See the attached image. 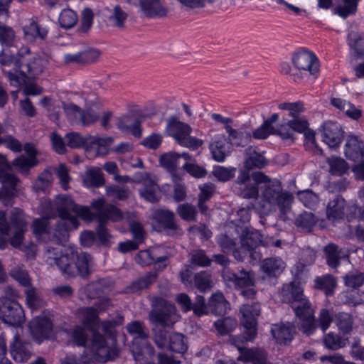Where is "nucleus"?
Masks as SVG:
<instances>
[{
	"label": "nucleus",
	"instance_id": "nucleus-38",
	"mask_svg": "<svg viewBox=\"0 0 364 364\" xmlns=\"http://www.w3.org/2000/svg\"><path fill=\"white\" fill-rule=\"evenodd\" d=\"M266 358L267 353L262 348L246 349L241 353L238 358L240 360L251 362L252 364H267Z\"/></svg>",
	"mask_w": 364,
	"mask_h": 364
},
{
	"label": "nucleus",
	"instance_id": "nucleus-48",
	"mask_svg": "<svg viewBox=\"0 0 364 364\" xmlns=\"http://www.w3.org/2000/svg\"><path fill=\"white\" fill-rule=\"evenodd\" d=\"M176 211L180 218L187 222L196 221L197 219V210L196 207L188 203L180 204Z\"/></svg>",
	"mask_w": 364,
	"mask_h": 364
},
{
	"label": "nucleus",
	"instance_id": "nucleus-56",
	"mask_svg": "<svg viewBox=\"0 0 364 364\" xmlns=\"http://www.w3.org/2000/svg\"><path fill=\"white\" fill-rule=\"evenodd\" d=\"M316 223L315 215L310 212H304L295 220V225L304 230L310 231Z\"/></svg>",
	"mask_w": 364,
	"mask_h": 364
},
{
	"label": "nucleus",
	"instance_id": "nucleus-16",
	"mask_svg": "<svg viewBox=\"0 0 364 364\" xmlns=\"http://www.w3.org/2000/svg\"><path fill=\"white\" fill-rule=\"evenodd\" d=\"M223 277L225 282L230 283L237 289L251 287L255 285L254 273L244 269L240 270L238 273L226 269L223 272Z\"/></svg>",
	"mask_w": 364,
	"mask_h": 364
},
{
	"label": "nucleus",
	"instance_id": "nucleus-19",
	"mask_svg": "<svg viewBox=\"0 0 364 364\" xmlns=\"http://www.w3.org/2000/svg\"><path fill=\"white\" fill-rule=\"evenodd\" d=\"M347 43L354 56L358 59L364 56V32L357 24H350L348 30Z\"/></svg>",
	"mask_w": 364,
	"mask_h": 364
},
{
	"label": "nucleus",
	"instance_id": "nucleus-14",
	"mask_svg": "<svg viewBox=\"0 0 364 364\" xmlns=\"http://www.w3.org/2000/svg\"><path fill=\"white\" fill-rule=\"evenodd\" d=\"M318 134L321 141L330 149L339 147L344 137L341 126L331 121L323 124L318 129Z\"/></svg>",
	"mask_w": 364,
	"mask_h": 364
},
{
	"label": "nucleus",
	"instance_id": "nucleus-10",
	"mask_svg": "<svg viewBox=\"0 0 364 364\" xmlns=\"http://www.w3.org/2000/svg\"><path fill=\"white\" fill-rule=\"evenodd\" d=\"M151 321L161 326H171L177 321L176 309L163 299H159L157 305L149 314Z\"/></svg>",
	"mask_w": 364,
	"mask_h": 364
},
{
	"label": "nucleus",
	"instance_id": "nucleus-42",
	"mask_svg": "<svg viewBox=\"0 0 364 364\" xmlns=\"http://www.w3.org/2000/svg\"><path fill=\"white\" fill-rule=\"evenodd\" d=\"M324 253L326 255V263L331 268H336L340 265L341 258V250L338 246L330 243L324 247Z\"/></svg>",
	"mask_w": 364,
	"mask_h": 364
},
{
	"label": "nucleus",
	"instance_id": "nucleus-27",
	"mask_svg": "<svg viewBox=\"0 0 364 364\" xmlns=\"http://www.w3.org/2000/svg\"><path fill=\"white\" fill-rule=\"evenodd\" d=\"M287 127H289L293 131L303 133L308 129L309 123L305 118L298 117L288 121L285 124L281 125L278 128V134L282 136L284 139H290L292 137V134L286 130Z\"/></svg>",
	"mask_w": 364,
	"mask_h": 364
},
{
	"label": "nucleus",
	"instance_id": "nucleus-2",
	"mask_svg": "<svg viewBox=\"0 0 364 364\" xmlns=\"http://www.w3.org/2000/svg\"><path fill=\"white\" fill-rule=\"evenodd\" d=\"M44 259L50 265L55 264L63 274L67 277L79 275L81 277H86L91 272V256L85 252L78 254L72 248L63 250L59 246L46 245Z\"/></svg>",
	"mask_w": 364,
	"mask_h": 364
},
{
	"label": "nucleus",
	"instance_id": "nucleus-22",
	"mask_svg": "<svg viewBox=\"0 0 364 364\" xmlns=\"http://www.w3.org/2000/svg\"><path fill=\"white\" fill-rule=\"evenodd\" d=\"M295 332L294 325L289 322L274 324L271 329L273 338L279 344L290 343Z\"/></svg>",
	"mask_w": 364,
	"mask_h": 364
},
{
	"label": "nucleus",
	"instance_id": "nucleus-45",
	"mask_svg": "<svg viewBox=\"0 0 364 364\" xmlns=\"http://www.w3.org/2000/svg\"><path fill=\"white\" fill-rule=\"evenodd\" d=\"M343 279L347 287L358 289L364 284V272L354 269L343 276Z\"/></svg>",
	"mask_w": 364,
	"mask_h": 364
},
{
	"label": "nucleus",
	"instance_id": "nucleus-15",
	"mask_svg": "<svg viewBox=\"0 0 364 364\" xmlns=\"http://www.w3.org/2000/svg\"><path fill=\"white\" fill-rule=\"evenodd\" d=\"M292 61L296 68L299 70L309 72L313 75L318 73V60L316 55L311 51L304 49L298 51L294 55Z\"/></svg>",
	"mask_w": 364,
	"mask_h": 364
},
{
	"label": "nucleus",
	"instance_id": "nucleus-34",
	"mask_svg": "<svg viewBox=\"0 0 364 364\" xmlns=\"http://www.w3.org/2000/svg\"><path fill=\"white\" fill-rule=\"evenodd\" d=\"M336 286V279L330 274L317 277L314 279L315 288L323 291L326 296H332L334 294Z\"/></svg>",
	"mask_w": 364,
	"mask_h": 364
},
{
	"label": "nucleus",
	"instance_id": "nucleus-46",
	"mask_svg": "<svg viewBox=\"0 0 364 364\" xmlns=\"http://www.w3.org/2000/svg\"><path fill=\"white\" fill-rule=\"evenodd\" d=\"M87 328L80 326H75L70 331V336L74 342L78 346L86 347L90 350V342L91 338H88Z\"/></svg>",
	"mask_w": 364,
	"mask_h": 364
},
{
	"label": "nucleus",
	"instance_id": "nucleus-39",
	"mask_svg": "<svg viewBox=\"0 0 364 364\" xmlns=\"http://www.w3.org/2000/svg\"><path fill=\"white\" fill-rule=\"evenodd\" d=\"M24 312L21 306L17 302L13 304L11 311H9L7 314H4V317L1 321L10 326H21L24 321Z\"/></svg>",
	"mask_w": 364,
	"mask_h": 364
},
{
	"label": "nucleus",
	"instance_id": "nucleus-13",
	"mask_svg": "<svg viewBox=\"0 0 364 364\" xmlns=\"http://www.w3.org/2000/svg\"><path fill=\"white\" fill-rule=\"evenodd\" d=\"M347 208V202L345 198L340 195L334 196L328 200L326 205L327 220L332 223H337L344 220L346 216L348 220L350 221L353 216L346 214Z\"/></svg>",
	"mask_w": 364,
	"mask_h": 364
},
{
	"label": "nucleus",
	"instance_id": "nucleus-3",
	"mask_svg": "<svg viewBox=\"0 0 364 364\" xmlns=\"http://www.w3.org/2000/svg\"><path fill=\"white\" fill-rule=\"evenodd\" d=\"M82 323L91 333L90 350L94 358L101 363L113 360L118 357V350L114 346H108L105 338L97 330L100 325L98 311L93 307H85L81 310Z\"/></svg>",
	"mask_w": 364,
	"mask_h": 364
},
{
	"label": "nucleus",
	"instance_id": "nucleus-50",
	"mask_svg": "<svg viewBox=\"0 0 364 364\" xmlns=\"http://www.w3.org/2000/svg\"><path fill=\"white\" fill-rule=\"evenodd\" d=\"M297 196L301 203L309 209L316 208L319 202L318 195L309 189L299 191Z\"/></svg>",
	"mask_w": 364,
	"mask_h": 364
},
{
	"label": "nucleus",
	"instance_id": "nucleus-41",
	"mask_svg": "<svg viewBox=\"0 0 364 364\" xmlns=\"http://www.w3.org/2000/svg\"><path fill=\"white\" fill-rule=\"evenodd\" d=\"M100 324L104 335H102L107 343L108 346H114L117 350L119 348L117 346V338L115 333V323L112 321H100ZM119 350H118V353Z\"/></svg>",
	"mask_w": 364,
	"mask_h": 364
},
{
	"label": "nucleus",
	"instance_id": "nucleus-44",
	"mask_svg": "<svg viewBox=\"0 0 364 364\" xmlns=\"http://www.w3.org/2000/svg\"><path fill=\"white\" fill-rule=\"evenodd\" d=\"M159 162L161 166L169 172H173L181 168L179 154L172 152L164 154L161 156Z\"/></svg>",
	"mask_w": 364,
	"mask_h": 364
},
{
	"label": "nucleus",
	"instance_id": "nucleus-55",
	"mask_svg": "<svg viewBox=\"0 0 364 364\" xmlns=\"http://www.w3.org/2000/svg\"><path fill=\"white\" fill-rule=\"evenodd\" d=\"M16 34L13 28L4 24H0V43L3 46H15Z\"/></svg>",
	"mask_w": 364,
	"mask_h": 364
},
{
	"label": "nucleus",
	"instance_id": "nucleus-59",
	"mask_svg": "<svg viewBox=\"0 0 364 364\" xmlns=\"http://www.w3.org/2000/svg\"><path fill=\"white\" fill-rule=\"evenodd\" d=\"M194 284L200 291H205L212 287L210 274L207 271H201L194 276Z\"/></svg>",
	"mask_w": 364,
	"mask_h": 364
},
{
	"label": "nucleus",
	"instance_id": "nucleus-29",
	"mask_svg": "<svg viewBox=\"0 0 364 364\" xmlns=\"http://www.w3.org/2000/svg\"><path fill=\"white\" fill-rule=\"evenodd\" d=\"M142 121L143 119L139 118L132 120L131 117L127 116L118 120L117 127L122 132L131 133L135 137L140 138L142 134Z\"/></svg>",
	"mask_w": 364,
	"mask_h": 364
},
{
	"label": "nucleus",
	"instance_id": "nucleus-23",
	"mask_svg": "<svg viewBox=\"0 0 364 364\" xmlns=\"http://www.w3.org/2000/svg\"><path fill=\"white\" fill-rule=\"evenodd\" d=\"M141 11L149 18L164 17L167 15V9L161 0H139Z\"/></svg>",
	"mask_w": 364,
	"mask_h": 364
},
{
	"label": "nucleus",
	"instance_id": "nucleus-9",
	"mask_svg": "<svg viewBox=\"0 0 364 364\" xmlns=\"http://www.w3.org/2000/svg\"><path fill=\"white\" fill-rule=\"evenodd\" d=\"M242 315L241 323L244 327L246 341H252L257 333V316L260 314L261 308L259 303L244 304L240 307Z\"/></svg>",
	"mask_w": 364,
	"mask_h": 364
},
{
	"label": "nucleus",
	"instance_id": "nucleus-57",
	"mask_svg": "<svg viewBox=\"0 0 364 364\" xmlns=\"http://www.w3.org/2000/svg\"><path fill=\"white\" fill-rule=\"evenodd\" d=\"M156 278L157 274L155 272H147L144 277L139 278L132 284L129 287L130 291L135 292L147 288L156 281Z\"/></svg>",
	"mask_w": 364,
	"mask_h": 364
},
{
	"label": "nucleus",
	"instance_id": "nucleus-43",
	"mask_svg": "<svg viewBox=\"0 0 364 364\" xmlns=\"http://www.w3.org/2000/svg\"><path fill=\"white\" fill-rule=\"evenodd\" d=\"M340 4L335 9V14L346 18L355 14L360 0H339Z\"/></svg>",
	"mask_w": 364,
	"mask_h": 364
},
{
	"label": "nucleus",
	"instance_id": "nucleus-11",
	"mask_svg": "<svg viewBox=\"0 0 364 364\" xmlns=\"http://www.w3.org/2000/svg\"><path fill=\"white\" fill-rule=\"evenodd\" d=\"M20 76L9 73L11 84L17 86L26 82V79L33 78L43 72L41 60L39 58H33L29 60H23L19 65Z\"/></svg>",
	"mask_w": 364,
	"mask_h": 364
},
{
	"label": "nucleus",
	"instance_id": "nucleus-7",
	"mask_svg": "<svg viewBox=\"0 0 364 364\" xmlns=\"http://www.w3.org/2000/svg\"><path fill=\"white\" fill-rule=\"evenodd\" d=\"M279 294L283 302L291 304L296 315H310L311 303L304 295L299 283L293 282L284 284Z\"/></svg>",
	"mask_w": 364,
	"mask_h": 364
},
{
	"label": "nucleus",
	"instance_id": "nucleus-51",
	"mask_svg": "<svg viewBox=\"0 0 364 364\" xmlns=\"http://www.w3.org/2000/svg\"><path fill=\"white\" fill-rule=\"evenodd\" d=\"M25 294L27 304L31 309H36L43 306L44 301L40 292L35 287H28L26 289Z\"/></svg>",
	"mask_w": 364,
	"mask_h": 364
},
{
	"label": "nucleus",
	"instance_id": "nucleus-33",
	"mask_svg": "<svg viewBox=\"0 0 364 364\" xmlns=\"http://www.w3.org/2000/svg\"><path fill=\"white\" fill-rule=\"evenodd\" d=\"M157 249H148L140 251L135 257V261L137 264L146 266L153 263H159L167 259L166 256H158Z\"/></svg>",
	"mask_w": 364,
	"mask_h": 364
},
{
	"label": "nucleus",
	"instance_id": "nucleus-20",
	"mask_svg": "<svg viewBox=\"0 0 364 364\" xmlns=\"http://www.w3.org/2000/svg\"><path fill=\"white\" fill-rule=\"evenodd\" d=\"M10 353L16 362H26L31 356V343L23 341L18 333H16L10 344Z\"/></svg>",
	"mask_w": 364,
	"mask_h": 364
},
{
	"label": "nucleus",
	"instance_id": "nucleus-35",
	"mask_svg": "<svg viewBox=\"0 0 364 364\" xmlns=\"http://www.w3.org/2000/svg\"><path fill=\"white\" fill-rule=\"evenodd\" d=\"M154 217L157 222L162 225L166 230H176L178 228L175 215L173 211L165 209H159L155 212Z\"/></svg>",
	"mask_w": 364,
	"mask_h": 364
},
{
	"label": "nucleus",
	"instance_id": "nucleus-28",
	"mask_svg": "<svg viewBox=\"0 0 364 364\" xmlns=\"http://www.w3.org/2000/svg\"><path fill=\"white\" fill-rule=\"evenodd\" d=\"M2 187L0 189V199H10L14 196V191L19 181L18 178L14 174L4 171L0 178Z\"/></svg>",
	"mask_w": 364,
	"mask_h": 364
},
{
	"label": "nucleus",
	"instance_id": "nucleus-54",
	"mask_svg": "<svg viewBox=\"0 0 364 364\" xmlns=\"http://www.w3.org/2000/svg\"><path fill=\"white\" fill-rule=\"evenodd\" d=\"M310 311L311 314L309 316L306 315H296L299 319L302 321V323L301 326V329L304 332V333L307 336H310L314 333L316 328V320L314 316V311L311 308V305L310 304Z\"/></svg>",
	"mask_w": 364,
	"mask_h": 364
},
{
	"label": "nucleus",
	"instance_id": "nucleus-32",
	"mask_svg": "<svg viewBox=\"0 0 364 364\" xmlns=\"http://www.w3.org/2000/svg\"><path fill=\"white\" fill-rule=\"evenodd\" d=\"M229 303L221 292L213 294L208 301V314L223 315L227 313Z\"/></svg>",
	"mask_w": 364,
	"mask_h": 364
},
{
	"label": "nucleus",
	"instance_id": "nucleus-58",
	"mask_svg": "<svg viewBox=\"0 0 364 364\" xmlns=\"http://www.w3.org/2000/svg\"><path fill=\"white\" fill-rule=\"evenodd\" d=\"M335 321L343 333H348L352 330L353 319L350 314L339 312L335 316Z\"/></svg>",
	"mask_w": 364,
	"mask_h": 364
},
{
	"label": "nucleus",
	"instance_id": "nucleus-1",
	"mask_svg": "<svg viewBox=\"0 0 364 364\" xmlns=\"http://www.w3.org/2000/svg\"><path fill=\"white\" fill-rule=\"evenodd\" d=\"M57 207L61 218L55 232V241L58 242H65L68 239L69 231L78 228V218H80L86 222L97 220V235L101 243L105 245L111 237L106 228L107 222H119L123 219L122 212L114 205L107 203L102 198L91 201L90 207L95 213H92L87 206L76 204L73 199L68 196L58 198Z\"/></svg>",
	"mask_w": 364,
	"mask_h": 364
},
{
	"label": "nucleus",
	"instance_id": "nucleus-4",
	"mask_svg": "<svg viewBox=\"0 0 364 364\" xmlns=\"http://www.w3.org/2000/svg\"><path fill=\"white\" fill-rule=\"evenodd\" d=\"M257 183H261V198L271 206H277L283 215L290 211L294 200L293 195L284 191L281 182L277 178H271L261 171L253 173Z\"/></svg>",
	"mask_w": 364,
	"mask_h": 364
},
{
	"label": "nucleus",
	"instance_id": "nucleus-62",
	"mask_svg": "<svg viewBox=\"0 0 364 364\" xmlns=\"http://www.w3.org/2000/svg\"><path fill=\"white\" fill-rule=\"evenodd\" d=\"M345 303L356 306L364 303V291L358 289L347 290L343 292Z\"/></svg>",
	"mask_w": 364,
	"mask_h": 364
},
{
	"label": "nucleus",
	"instance_id": "nucleus-64",
	"mask_svg": "<svg viewBox=\"0 0 364 364\" xmlns=\"http://www.w3.org/2000/svg\"><path fill=\"white\" fill-rule=\"evenodd\" d=\"M237 239L230 236L228 232L217 235L216 242L224 252L231 251L236 245Z\"/></svg>",
	"mask_w": 364,
	"mask_h": 364
},
{
	"label": "nucleus",
	"instance_id": "nucleus-61",
	"mask_svg": "<svg viewBox=\"0 0 364 364\" xmlns=\"http://www.w3.org/2000/svg\"><path fill=\"white\" fill-rule=\"evenodd\" d=\"M38 164V160L31 159L23 155L16 158L13 161V165L24 174H27L29 172V170L37 166Z\"/></svg>",
	"mask_w": 364,
	"mask_h": 364
},
{
	"label": "nucleus",
	"instance_id": "nucleus-12",
	"mask_svg": "<svg viewBox=\"0 0 364 364\" xmlns=\"http://www.w3.org/2000/svg\"><path fill=\"white\" fill-rule=\"evenodd\" d=\"M237 185V194L243 198L256 199L259 196L261 183H257L253 173L250 175L245 170H240L235 180Z\"/></svg>",
	"mask_w": 364,
	"mask_h": 364
},
{
	"label": "nucleus",
	"instance_id": "nucleus-53",
	"mask_svg": "<svg viewBox=\"0 0 364 364\" xmlns=\"http://www.w3.org/2000/svg\"><path fill=\"white\" fill-rule=\"evenodd\" d=\"M218 333L221 336H225L232 332L237 326V321L231 317H225L218 319L214 323Z\"/></svg>",
	"mask_w": 364,
	"mask_h": 364
},
{
	"label": "nucleus",
	"instance_id": "nucleus-21",
	"mask_svg": "<svg viewBox=\"0 0 364 364\" xmlns=\"http://www.w3.org/2000/svg\"><path fill=\"white\" fill-rule=\"evenodd\" d=\"M344 154L347 159L356 161L364 156V143L358 136L349 135L344 146Z\"/></svg>",
	"mask_w": 364,
	"mask_h": 364
},
{
	"label": "nucleus",
	"instance_id": "nucleus-52",
	"mask_svg": "<svg viewBox=\"0 0 364 364\" xmlns=\"http://www.w3.org/2000/svg\"><path fill=\"white\" fill-rule=\"evenodd\" d=\"M70 107L73 111H77L78 112L80 120L83 126H88L98 120L100 118L98 113L91 109L81 110L75 105H71Z\"/></svg>",
	"mask_w": 364,
	"mask_h": 364
},
{
	"label": "nucleus",
	"instance_id": "nucleus-47",
	"mask_svg": "<svg viewBox=\"0 0 364 364\" xmlns=\"http://www.w3.org/2000/svg\"><path fill=\"white\" fill-rule=\"evenodd\" d=\"M84 183L87 186L100 187L105 184L102 171L100 168H92L87 171Z\"/></svg>",
	"mask_w": 364,
	"mask_h": 364
},
{
	"label": "nucleus",
	"instance_id": "nucleus-60",
	"mask_svg": "<svg viewBox=\"0 0 364 364\" xmlns=\"http://www.w3.org/2000/svg\"><path fill=\"white\" fill-rule=\"evenodd\" d=\"M335 316L333 309H321L320 310L316 321L323 332H325L330 327Z\"/></svg>",
	"mask_w": 364,
	"mask_h": 364
},
{
	"label": "nucleus",
	"instance_id": "nucleus-25",
	"mask_svg": "<svg viewBox=\"0 0 364 364\" xmlns=\"http://www.w3.org/2000/svg\"><path fill=\"white\" fill-rule=\"evenodd\" d=\"M245 165L247 169L262 168L267 164V160L261 154L257 147L249 146L245 151Z\"/></svg>",
	"mask_w": 364,
	"mask_h": 364
},
{
	"label": "nucleus",
	"instance_id": "nucleus-26",
	"mask_svg": "<svg viewBox=\"0 0 364 364\" xmlns=\"http://www.w3.org/2000/svg\"><path fill=\"white\" fill-rule=\"evenodd\" d=\"M159 187L156 183V180L151 175H148L143 180V188L140 189V195L146 200L151 203H155L159 200L158 193Z\"/></svg>",
	"mask_w": 364,
	"mask_h": 364
},
{
	"label": "nucleus",
	"instance_id": "nucleus-6",
	"mask_svg": "<svg viewBox=\"0 0 364 364\" xmlns=\"http://www.w3.org/2000/svg\"><path fill=\"white\" fill-rule=\"evenodd\" d=\"M28 229V223L23 211L19 208H14L11 211L10 225L7 222L6 213L0 210V234L9 236L10 244L14 247H18L24 240V235Z\"/></svg>",
	"mask_w": 364,
	"mask_h": 364
},
{
	"label": "nucleus",
	"instance_id": "nucleus-24",
	"mask_svg": "<svg viewBox=\"0 0 364 364\" xmlns=\"http://www.w3.org/2000/svg\"><path fill=\"white\" fill-rule=\"evenodd\" d=\"M63 196L69 197V196H67V195L58 196L55 200V204H53L52 201L50 200L44 199L41 201L39 207H38L39 212L44 216V218L46 219L54 218L56 217L57 214L60 218V220L56 223V224L55 225L53 237L51 238V240L55 245H59L61 243V242H58L55 241V232L56 225L61 220V218L60 216L59 211H58V209L57 207V200H58V198H60V197H63ZM70 198H71V197L70 196Z\"/></svg>",
	"mask_w": 364,
	"mask_h": 364
},
{
	"label": "nucleus",
	"instance_id": "nucleus-8",
	"mask_svg": "<svg viewBox=\"0 0 364 364\" xmlns=\"http://www.w3.org/2000/svg\"><path fill=\"white\" fill-rule=\"evenodd\" d=\"M166 129L168 135L183 147L196 150L203 144L201 139L191 136V127L188 124L177 120L176 117L167 119Z\"/></svg>",
	"mask_w": 364,
	"mask_h": 364
},
{
	"label": "nucleus",
	"instance_id": "nucleus-63",
	"mask_svg": "<svg viewBox=\"0 0 364 364\" xmlns=\"http://www.w3.org/2000/svg\"><path fill=\"white\" fill-rule=\"evenodd\" d=\"M53 180L52 173L48 170H44L34 182L33 188L36 192L44 191Z\"/></svg>",
	"mask_w": 364,
	"mask_h": 364
},
{
	"label": "nucleus",
	"instance_id": "nucleus-30",
	"mask_svg": "<svg viewBox=\"0 0 364 364\" xmlns=\"http://www.w3.org/2000/svg\"><path fill=\"white\" fill-rule=\"evenodd\" d=\"M226 133L228 134V140L231 143V147L236 146L244 147L251 141L252 136L249 132L242 129H235L232 127H226Z\"/></svg>",
	"mask_w": 364,
	"mask_h": 364
},
{
	"label": "nucleus",
	"instance_id": "nucleus-36",
	"mask_svg": "<svg viewBox=\"0 0 364 364\" xmlns=\"http://www.w3.org/2000/svg\"><path fill=\"white\" fill-rule=\"evenodd\" d=\"M48 28L42 24H26L23 27L24 38L28 42L37 38L44 40L48 34Z\"/></svg>",
	"mask_w": 364,
	"mask_h": 364
},
{
	"label": "nucleus",
	"instance_id": "nucleus-40",
	"mask_svg": "<svg viewBox=\"0 0 364 364\" xmlns=\"http://www.w3.org/2000/svg\"><path fill=\"white\" fill-rule=\"evenodd\" d=\"M168 341L166 349L177 353H184L186 351L188 346L182 333H171Z\"/></svg>",
	"mask_w": 364,
	"mask_h": 364
},
{
	"label": "nucleus",
	"instance_id": "nucleus-5",
	"mask_svg": "<svg viewBox=\"0 0 364 364\" xmlns=\"http://www.w3.org/2000/svg\"><path fill=\"white\" fill-rule=\"evenodd\" d=\"M126 328L133 337L131 348L133 358L136 362L142 364L143 361L154 355L155 352L154 346L148 341L149 331L139 321L129 323Z\"/></svg>",
	"mask_w": 364,
	"mask_h": 364
},
{
	"label": "nucleus",
	"instance_id": "nucleus-31",
	"mask_svg": "<svg viewBox=\"0 0 364 364\" xmlns=\"http://www.w3.org/2000/svg\"><path fill=\"white\" fill-rule=\"evenodd\" d=\"M261 242L262 235L258 230L247 227L242 230L240 235L242 247H246L247 250H252Z\"/></svg>",
	"mask_w": 364,
	"mask_h": 364
},
{
	"label": "nucleus",
	"instance_id": "nucleus-49",
	"mask_svg": "<svg viewBox=\"0 0 364 364\" xmlns=\"http://www.w3.org/2000/svg\"><path fill=\"white\" fill-rule=\"evenodd\" d=\"M329 171L332 175L342 176L348 170V164L341 157L332 156L328 159Z\"/></svg>",
	"mask_w": 364,
	"mask_h": 364
},
{
	"label": "nucleus",
	"instance_id": "nucleus-18",
	"mask_svg": "<svg viewBox=\"0 0 364 364\" xmlns=\"http://www.w3.org/2000/svg\"><path fill=\"white\" fill-rule=\"evenodd\" d=\"M214 160L223 162L232 151L231 143L224 134H215L209 145Z\"/></svg>",
	"mask_w": 364,
	"mask_h": 364
},
{
	"label": "nucleus",
	"instance_id": "nucleus-37",
	"mask_svg": "<svg viewBox=\"0 0 364 364\" xmlns=\"http://www.w3.org/2000/svg\"><path fill=\"white\" fill-rule=\"evenodd\" d=\"M262 267L267 276L277 277L284 269L285 264L281 258L271 257L264 260Z\"/></svg>",
	"mask_w": 364,
	"mask_h": 364
},
{
	"label": "nucleus",
	"instance_id": "nucleus-17",
	"mask_svg": "<svg viewBox=\"0 0 364 364\" xmlns=\"http://www.w3.org/2000/svg\"><path fill=\"white\" fill-rule=\"evenodd\" d=\"M29 328L33 338L40 344L51 335L53 323L46 316H36L30 322Z\"/></svg>",
	"mask_w": 364,
	"mask_h": 364
}]
</instances>
